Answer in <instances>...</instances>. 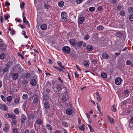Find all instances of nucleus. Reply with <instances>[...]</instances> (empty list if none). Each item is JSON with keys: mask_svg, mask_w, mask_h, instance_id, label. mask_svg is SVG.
Returning <instances> with one entry per match:
<instances>
[{"mask_svg": "<svg viewBox=\"0 0 133 133\" xmlns=\"http://www.w3.org/2000/svg\"><path fill=\"white\" fill-rule=\"evenodd\" d=\"M67 14L65 12H63L61 14V17L62 19L64 20L65 21H67L69 19L67 18Z\"/></svg>", "mask_w": 133, "mask_h": 133, "instance_id": "f257e3e1", "label": "nucleus"}, {"mask_svg": "<svg viewBox=\"0 0 133 133\" xmlns=\"http://www.w3.org/2000/svg\"><path fill=\"white\" fill-rule=\"evenodd\" d=\"M62 50L64 53L68 54L70 52V49L69 46H65L63 48Z\"/></svg>", "mask_w": 133, "mask_h": 133, "instance_id": "f03ea898", "label": "nucleus"}, {"mask_svg": "<svg viewBox=\"0 0 133 133\" xmlns=\"http://www.w3.org/2000/svg\"><path fill=\"white\" fill-rule=\"evenodd\" d=\"M7 48L6 44L3 42L0 43V50L3 51H5Z\"/></svg>", "mask_w": 133, "mask_h": 133, "instance_id": "7ed1b4c3", "label": "nucleus"}, {"mask_svg": "<svg viewBox=\"0 0 133 133\" xmlns=\"http://www.w3.org/2000/svg\"><path fill=\"white\" fill-rule=\"evenodd\" d=\"M12 79L14 80H16L18 78V74L17 73L12 72L11 74Z\"/></svg>", "mask_w": 133, "mask_h": 133, "instance_id": "20e7f679", "label": "nucleus"}, {"mask_svg": "<svg viewBox=\"0 0 133 133\" xmlns=\"http://www.w3.org/2000/svg\"><path fill=\"white\" fill-rule=\"evenodd\" d=\"M85 18L82 16H80L78 17V22L79 24H82L84 21Z\"/></svg>", "mask_w": 133, "mask_h": 133, "instance_id": "39448f33", "label": "nucleus"}, {"mask_svg": "<svg viewBox=\"0 0 133 133\" xmlns=\"http://www.w3.org/2000/svg\"><path fill=\"white\" fill-rule=\"evenodd\" d=\"M122 79L120 77H118L116 78L115 79V83L117 85H120Z\"/></svg>", "mask_w": 133, "mask_h": 133, "instance_id": "423d86ee", "label": "nucleus"}, {"mask_svg": "<svg viewBox=\"0 0 133 133\" xmlns=\"http://www.w3.org/2000/svg\"><path fill=\"white\" fill-rule=\"evenodd\" d=\"M0 108L3 110L5 111L7 110L8 107L5 104H0Z\"/></svg>", "mask_w": 133, "mask_h": 133, "instance_id": "0eeeda50", "label": "nucleus"}, {"mask_svg": "<svg viewBox=\"0 0 133 133\" xmlns=\"http://www.w3.org/2000/svg\"><path fill=\"white\" fill-rule=\"evenodd\" d=\"M69 42L70 44L73 46H75L77 43V42L73 39H70Z\"/></svg>", "mask_w": 133, "mask_h": 133, "instance_id": "6e6552de", "label": "nucleus"}, {"mask_svg": "<svg viewBox=\"0 0 133 133\" xmlns=\"http://www.w3.org/2000/svg\"><path fill=\"white\" fill-rule=\"evenodd\" d=\"M10 127L9 124H5V126L3 128V131L5 132H7L9 130Z\"/></svg>", "mask_w": 133, "mask_h": 133, "instance_id": "1a4fd4ad", "label": "nucleus"}, {"mask_svg": "<svg viewBox=\"0 0 133 133\" xmlns=\"http://www.w3.org/2000/svg\"><path fill=\"white\" fill-rule=\"evenodd\" d=\"M102 57L104 59H107L109 57V55L106 52H105L102 54Z\"/></svg>", "mask_w": 133, "mask_h": 133, "instance_id": "9d476101", "label": "nucleus"}, {"mask_svg": "<svg viewBox=\"0 0 133 133\" xmlns=\"http://www.w3.org/2000/svg\"><path fill=\"white\" fill-rule=\"evenodd\" d=\"M63 87V88L64 87H65L64 86V85H63V84L62 85H57V86H56V88H57V90L58 91H61L62 90V87Z\"/></svg>", "mask_w": 133, "mask_h": 133, "instance_id": "9b49d317", "label": "nucleus"}, {"mask_svg": "<svg viewBox=\"0 0 133 133\" xmlns=\"http://www.w3.org/2000/svg\"><path fill=\"white\" fill-rule=\"evenodd\" d=\"M27 117L29 120L34 118L35 117V115L34 114H30L27 115Z\"/></svg>", "mask_w": 133, "mask_h": 133, "instance_id": "f8f14e48", "label": "nucleus"}, {"mask_svg": "<svg viewBox=\"0 0 133 133\" xmlns=\"http://www.w3.org/2000/svg\"><path fill=\"white\" fill-rule=\"evenodd\" d=\"M40 28L42 30H45L47 28V25L45 24H43L41 25Z\"/></svg>", "mask_w": 133, "mask_h": 133, "instance_id": "ddd939ff", "label": "nucleus"}, {"mask_svg": "<svg viewBox=\"0 0 133 133\" xmlns=\"http://www.w3.org/2000/svg\"><path fill=\"white\" fill-rule=\"evenodd\" d=\"M43 102H44V106L45 108L46 109H48L49 108V104L47 102H46L44 100L43 101Z\"/></svg>", "mask_w": 133, "mask_h": 133, "instance_id": "4468645a", "label": "nucleus"}, {"mask_svg": "<svg viewBox=\"0 0 133 133\" xmlns=\"http://www.w3.org/2000/svg\"><path fill=\"white\" fill-rule=\"evenodd\" d=\"M22 118L21 119V122L22 123L24 122L26 120V118L24 115L22 114L21 115Z\"/></svg>", "mask_w": 133, "mask_h": 133, "instance_id": "2eb2a0df", "label": "nucleus"}, {"mask_svg": "<svg viewBox=\"0 0 133 133\" xmlns=\"http://www.w3.org/2000/svg\"><path fill=\"white\" fill-rule=\"evenodd\" d=\"M66 114L68 115H70L72 113V111L70 108L66 110Z\"/></svg>", "mask_w": 133, "mask_h": 133, "instance_id": "dca6fc26", "label": "nucleus"}, {"mask_svg": "<svg viewBox=\"0 0 133 133\" xmlns=\"http://www.w3.org/2000/svg\"><path fill=\"white\" fill-rule=\"evenodd\" d=\"M36 81L34 79H32L30 81V84L32 86H34L36 85Z\"/></svg>", "mask_w": 133, "mask_h": 133, "instance_id": "f3484780", "label": "nucleus"}, {"mask_svg": "<svg viewBox=\"0 0 133 133\" xmlns=\"http://www.w3.org/2000/svg\"><path fill=\"white\" fill-rule=\"evenodd\" d=\"M93 47L92 46L90 45H88L87 47V50L89 51H91L92 50Z\"/></svg>", "mask_w": 133, "mask_h": 133, "instance_id": "a211bd4d", "label": "nucleus"}, {"mask_svg": "<svg viewBox=\"0 0 133 133\" xmlns=\"http://www.w3.org/2000/svg\"><path fill=\"white\" fill-rule=\"evenodd\" d=\"M108 121L109 123H113L114 122V119L112 118L110 116H108Z\"/></svg>", "mask_w": 133, "mask_h": 133, "instance_id": "6ab92c4d", "label": "nucleus"}, {"mask_svg": "<svg viewBox=\"0 0 133 133\" xmlns=\"http://www.w3.org/2000/svg\"><path fill=\"white\" fill-rule=\"evenodd\" d=\"M83 42L81 41H79L76 44L77 46L81 48L82 46Z\"/></svg>", "mask_w": 133, "mask_h": 133, "instance_id": "aec40b11", "label": "nucleus"}, {"mask_svg": "<svg viewBox=\"0 0 133 133\" xmlns=\"http://www.w3.org/2000/svg\"><path fill=\"white\" fill-rule=\"evenodd\" d=\"M36 123L38 125H41L43 122L41 118H39L36 120Z\"/></svg>", "mask_w": 133, "mask_h": 133, "instance_id": "412c9836", "label": "nucleus"}, {"mask_svg": "<svg viewBox=\"0 0 133 133\" xmlns=\"http://www.w3.org/2000/svg\"><path fill=\"white\" fill-rule=\"evenodd\" d=\"M46 127L47 129L49 130H52V126L49 124H47L46 125Z\"/></svg>", "mask_w": 133, "mask_h": 133, "instance_id": "4be33fe9", "label": "nucleus"}, {"mask_svg": "<svg viewBox=\"0 0 133 133\" xmlns=\"http://www.w3.org/2000/svg\"><path fill=\"white\" fill-rule=\"evenodd\" d=\"M83 64L85 66H88L89 65V62L88 61H84L83 62Z\"/></svg>", "mask_w": 133, "mask_h": 133, "instance_id": "5701e85b", "label": "nucleus"}, {"mask_svg": "<svg viewBox=\"0 0 133 133\" xmlns=\"http://www.w3.org/2000/svg\"><path fill=\"white\" fill-rule=\"evenodd\" d=\"M38 102V98L37 97H35L33 101V103L34 104L37 103Z\"/></svg>", "mask_w": 133, "mask_h": 133, "instance_id": "b1692460", "label": "nucleus"}, {"mask_svg": "<svg viewBox=\"0 0 133 133\" xmlns=\"http://www.w3.org/2000/svg\"><path fill=\"white\" fill-rule=\"evenodd\" d=\"M64 2L63 1H60L58 3V6L60 7H62L64 5Z\"/></svg>", "mask_w": 133, "mask_h": 133, "instance_id": "393cba45", "label": "nucleus"}, {"mask_svg": "<svg viewBox=\"0 0 133 133\" xmlns=\"http://www.w3.org/2000/svg\"><path fill=\"white\" fill-rule=\"evenodd\" d=\"M104 29L103 26L101 25H100L97 27V29L99 31H101L103 30Z\"/></svg>", "mask_w": 133, "mask_h": 133, "instance_id": "a878e982", "label": "nucleus"}, {"mask_svg": "<svg viewBox=\"0 0 133 133\" xmlns=\"http://www.w3.org/2000/svg\"><path fill=\"white\" fill-rule=\"evenodd\" d=\"M119 14L122 16H124L125 15V13L124 10H122L120 11Z\"/></svg>", "mask_w": 133, "mask_h": 133, "instance_id": "bb28decb", "label": "nucleus"}, {"mask_svg": "<svg viewBox=\"0 0 133 133\" xmlns=\"http://www.w3.org/2000/svg\"><path fill=\"white\" fill-rule=\"evenodd\" d=\"M5 57V54L4 53H2L0 54V59H4Z\"/></svg>", "mask_w": 133, "mask_h": 133, "instance_id": "cd10ccee", "label": "nucleus"}, {"mask_svg": "<svg viewBox=\"0 0 133 133\" xmlns=\"http://www.w3.org/2000/svg\"><path fill=\"white\" fill-rule=\"evenodd\" d=\"M57 64L58 66L60 67L61 68L65 69V67L64 66H62V63L59 61H58L57 62Z\"/></svg>", "mask_w": 133, "mask_h": 133, "instance_id": "c85d7f7f", "label": "nucleus"}, {"mask_svg": "<svg viewBox=\"0 0 133 133\" xmlns=\"http://www.w3.org/2000/svg\"><path fill=\"white\" fill-rule=\"evenodd\" d=\"M128 11L130 13H133V7H130L128 8Z\"/></svg>", "mask_w": 133, "mask_h": 133, "instance_id": "c756f323", "label": "nucleus"}, {"mask_svg": "<svg viewBox=\"0 0 133 133\" xmlns=\"http://www.w3.org/2000/svg\"><path fill=\"white\" fill-rule=\"evenodd\" d=\"M95 8L94 7H91L89 8V10L91 12L94 11L95 10Z\"/></svg>", "mask_w": 133, "mask_h": 133, "instance_id": "7c9ffc66", "label": "nucleus"}, {"mask_svg": "<svg viewBox=\"0 0 133 133\" xmlns=\"http://www.w3.org/2000/svg\"><path fill=\"white\" fill-rule=\"evenodd\" d=\"M129 91L128 90H125L124 92V94H125V95L127 96H129Z\"/></svg>", "mask_w": 133, "mask_h": 133, "instance_id": "2f4dec72", "label": "nucleus"}, {"mask_svg": "<svg viewBox=\"0 0 133 133\" xmlns=\"http://www.w3.org/2000/svg\"><path fill=\"white\" fill-rule=\"evenodd\" d=\"M19 99L18 98H16L14 100L15 103L16 104H18L19 102Z\"/></svg>", "mask_w": 133, "mask_h": 133, "instance_id": "473e14b6", "label": "nucleus"}, {"mask_svg": "<svg viewBox=\"0 0 133 133\" xmlns=\"http://www.w3.org/2000/svg\"><path fill=\"white\" fill-rule=\"evenodd\" d=\"M84 126V125L83 124H82V125H81L80 126H78L79 129L81 130L84 131V128L83 127Z\"/></svg>", "mask_w": 133, "mask_h": 133, "instance_id": "72a5a7b5", "label": "nucleus"}, {"mask_svg": "<svg viewBox=\"0 0 133 133\" xmlns=\"http://www.w3.org/2000/svg\"><path fill=\"white\" fill-rule=\"evenodd\" d=\"M31 76V75L30 73H27L25 74L24 75L26 79L29 78Z\"/></svg>", "mask_w": 133, "mask_h": 133, "instance_id": "f704fd0d", "label": "nucleus"}, {"mask_svg": "<svg viewBox=\"0 0 133 133\" xmlns=\"http://www.w3.org/2000/svg\"><path fill=\"white\" fill-rule=\"evenodd\" d=\"M101 76L102 77L104 78H106L107 77V75L105 73H102L101 74Z\"/></svg>", "mask_w": 133, "mask_h": 133, "instance_id": "c9c22d12", "label": "nucleus"}, {"mask_svg": "<svg viewBox=\"0 0 133 133\" xmlns=\"http://www.w3.org/2000/svg\"><path fill=\"white\" fill-rule=\"evenodd\" d=\"M12 97L11 96L8 97L6 98V100L8 102H10L12 99Z\"/></svg>", "mask_w": 133, "mask_h": 133, "instance_id": "e433bc0d", "label": "nucleus"}, {"mask_svg": "<svg viewBox=\"0 0 133 133\" xmlns=\"http://www.w3.org/2000/svg\"><path fill=\"white\" fill-rule=\"evenodd\" d=\"M9 117L11 118H13L15 119L17 117L14 115H11L10 114L9 115Z\"/></svg>", "mask_w": 133, "mask_h": 133, "instance_id": "4c0bfd02", "label": "nucleus"}, {"mask_svg": "<svg viewBox=\"0 0 133 133\" xmlns=\"http://www.w3.org/2000/svg\"><path fill=\"white\" fill-rule=\"evenodd\" d=\"M28 96L26 94H24L22 96V98L23 99H25L28 98Z\"/></svg>", "mask_w": 133, "mask_h": 133, "instance_id": "58836bf2", "label": "nucleus"}, {"mask_svg": "<svg viewBox=\"0 0 133 133\" xmlns=\"http://www.w3.org/2000/svg\"><path fill=\"white\" fill-rule=\"evenodd\" d=\"M19 110L18 109L16 108L14 110V112L17 115L19 113Z\"/></svg>", "mask_w": 133, "mask_h": 133, "instance_id": "ea45409f", "label": "nucleus"}, {"mask_svg": "<svg viewBox=\"0 0 133 133\" xmlns=\"http://www.w3.org/2000/svg\"><path fill=\"white\" fill-rule=\"evenodd\" d=\"M8 30L9 31H11L10 33H15V30L13 29H11L9 27Z\"/></svg>", "mask_w": 133, "mask_h": 133, "instance_id": "a19ab883", "label": "nucleus"}, {"mask_svg": "<svg viewBox=\"0 0 133 133\" xmlns=\"http://www.w3.org/2000/svg\"><path fill=\"white\" fill-rule=\"evenodd\" d=\"M44 7L45 9H48L50 8L49 5L46 4H44Z\"/></svg>", "mask_w": 133, "mask_h": 133, "instance_id": "79ce46f5", "label": "nucleus"}, {"mask_svg": "<svg viewBox=\"0 0 133 133\" xmlns=\"http://www.w3.org/2000/svg\"><path fill=\"white\" fill-rule=\"evenodd\" d=\"M116 107L115 106L114 104L112 106V110L113 111L116 112Z\"/></svg>", "mask_w": 133, "mask_h": 133, "instance_id": "37998d69", "label": "nucleus"}, {"mask_svg": "<svg viewBox=\"0 0 133 133\" xmlns=\"http://www.w3.org/2000/svg\"><path fill=\"white\" fill-rule=\"evenodd\" d=\"M42 129L41 132H39L38 131L37 133H46V129L44 128H42Z\"/></svg>", "mask_w": 133, "mask_h": 133, "instance_id": "c03bdc74", "label": "nucleus"}, {"mask_svg": "<svg viewBox=\"0 0 133 133\" xmlns=\"http://www.w3.org/2000/svg\"><path fill=\"white\" fill-rule=\"evenodd\" d=\"M8 67H6L4 68L3 69V73L5 72L8 71Z\"/></svg>", "mask_w": 133, "mask_h": 133, "instance_id": "a18cd8bd", "label": "nucleus"}, {"mask_svg": "<svg viewBox=\"0 0 133 133\" xmlns=\"http://www.w3.org/2000/svg\"><path fill=\"white\" fill-rule=\"evenodd\" d=\"M62 124L65 127H67L68 125L67 122L65 121L62 122Z\"/></svg>", "mask_w": 133, "mask_h": 133, "instance_id": "49530a36", "label": "nucleus"}, {"mask_svg": "<svg viewBox=\"0 0 133 133\" xmlns=\"http://www.w3.org/2000/svg\"><path fill=\"white\" fill-rule=\"evenodd\" d=\"M129 19L131 21H133V14H131L129 15Z\"/></svg>", "mask_w": 133, "mask_h": 133, "instance_id": "de8ad7c7", "label": "nucleus"}, {"mask_svg": "<svg viewBox=\"0 0 133 133\" xmlns=\"http://www.w3.org/2000/svg\"><path fill=\"white\" fill-rule=\"evenodd\" d=\"M1 97L2 99L4 102L6 101V99L4 96L3 95H1Z\"/></svg>", "mask_w": 133, "mask_h": 133, "instance_id": "09e8293b", "label": "nucleus"}, {"mask_svg": "<svg viewBox=\"0 0 133 133\" xmlns=\"http://www.w3.org/2000/svg\"><path fill=\"white\" fill-rule=\"evenodd\" d=\"M103 9V7L102 6H98L97 8V10L98 11H100L102 10Z\"/></svg>", "mask_w": 133, "mask_h": 133, "instance_id": "8fccbe9b", "label": "nucleus"}, {"mask_svg": "<svg viewBox=\"0 0 133 133\" xmlns=\"http://www.w3.org/2000/svg\"><path fill=\"white\" fill-rule=\"evenodd\" d=\"M72 57L73 59H75L77 57V54H72Z\"/></svg>", "mask_w": 133, "mask_h": 133, "instance_id": "3c124183", "label": "nucleus"}, {"mask_svg": "<svg viewBox=\"0 0 133 133\" xmlns=\"http://www.w3.org/2000/svg\"><path fill=\"white\" fill-rule=\"evenodd\" d=\"M126 64L127 65H130L132 63V62L129 60H128L126 62Z\"/></svg>", "mask_w": 133, "mask_h": 133, "instance_id": "603ef678", "label": "nucleus"}, {"mask_svg": "<svg viewBox=\"0 0 133 133\" xmlns=\"http://www.w3.org/2000/svg\"><path fill=\"white\" fill-rule=\"evenodd\" d=\"M89 35H86L84 37V39L87 40L89 39Z\"/></svg>", "mask_w": 133, "mask_h": 133, "instance_id": "864d4df0", "label": "nucleus"}, {"mask_svg": "<svg viewBox=\"0 0 133 133\" xmlns=\"http://www.w3.org/2000/svg\"><path fill=\"white\" fill-rule=\"evenodd\" d=\"M83 0H76V2L77 4L81 3L82 2Z\"/></svg>", "mask_w": 133, "mask_h": 133, "instance_id": "5fc2aeb1", "label": "nucleus"}, {"mask_svg": "<svg viewBox=\"0 0 133 133\" xmlns=\"http://www.w3.org/2000/svg\"><path fill=\"white\" fill-rule=\"evenodd\" d=\"M62 99L63 102H64L66 100V98L65 96H63L62 98Z\"/></svg>", "mask_w": 133, "mask_h": 133, "instance_id": "6e6d98bb", "label": "nucleus"}, {"mask_svg": "<svg viewBox=\"0 0 133 133\" xmlns=\"http://www.w3.org/2000/svg\"><path fill=\"white\" fill-rule=\"evenodd\" d=\"M24 23H25L26 24L28 27H30V24L28 21H25V22H24Z\"/></svg>", "mask_w": 133, "mask_h": 133, "instance_id": "4d7b16f0", "label": "nucleus"}, {"mask_svg": "<svg viewBox=\"0 0 133 133\" xmlns=\"http://www.w3.org/2000/svg\"><path fill=\"white\" fill-rule=\"evenodd\" d=\"M88 125L89 128L90 129V131L92 132L93 131H94L93 129L92 128V127H91L90 125L89 124H88Z\"/></svg>", "mask_w": 133, "mask_h": 133, "instance_id": "13d9d810", "label": "nucleus"}, {"mask_svg": "<svg viewBox=\"0 0 133 133\" xmlns=\"http://www.w3.org/2000/svg\"><path fill=\"white\" fill-rule=\"evenodd\" d=\"M17 123V122L16 120H12V125H15Z\"/></svg>", "mask_w": 133, "mask_h": 133, "instance_id": "bf43d9fd", "label": "nucleus"}, {"mask_svg": "<svg viewBox=\"0 0 133 133\" xmlns=\"http://www.w3.org/2000/svg\"><path fill=\"white\" fill-rule=\"evenodd\" d=\"M13 133H17V129L16 128H14L13 129Z\"/></svg>", "mask_w": 133, "mask_h": 133, "instance_id": "052dcab7", "label": "nucleus"}, {"mask_svg": "<svg viewBox=\"0 0 133 133\" xmlns=\"http://www.w3.org/2000/svg\"><path fill=\"white\" fill-rule=\"evenodd\" d=\"M24 2H22V4H20V7L21 9H22L24 7Z\"/></svg>", "mask_w": 133, "mask_h": 133, "instance_id": "680f3d73", "label": "nucleus"}, {"mask_svg": "<svg viewBox=\"0 0 133 133\" xmlns=\"http://www.w3.org/2000/svg\"><path fill=\"white\" fill-rule=\"evenodd\" d=\"M4 19L5 20H7L8 19L9 17L8 15H5L4 16Z\"/></svg>", "mask_w": 133, "mask_h": 133, "instance_id": "e2e57ef3", "label": "nucleus"}, {"mask_svg": "<svg viewBox=\"0 0 133 133\" xmlns=\"http://www.w3.org/2000/svg\"><path fill=\"white\" fill-rule=\"evenodd\" d=\"M91 62H92V63L95 64L96 63V60L94 59H92V60L91 61Z\"/></svg>", "mask_w": 133, "mask_h": 133, "instance_id": "0e129e2a", "label": "nucleus"}, {"mask_svg": "<svg viewBox=\"0 0 133 133\" xmlns=\"http://www.w3.org/2000/svg\"><path fill=\"white\" fill-rule=\"evenodd\" d=\"M10 114H6L5 115V118H9V115H10Z\"/></svg>", "mask_w": 133, "mask_h": 133, "instance_id": "69168bd1", "label": "nucleus"}, {"mask_svg": "<svg viewBox=\"0 0 133 133\" xmlns=\"http://www.w3.org/2000/svg\"><path fill=\"white\" fill-rule=\"evenodd\" d=\"M75 76L77 78H78L79 77V75L78 74L77 72H75Z\"/></svg>", "mask_w": 133, "mask_h": 133, "instance_id": "338daca9", "label": "nucleus"}, {"mask_svg": "<svg viewBox=\"0 0 133 133\" xmlns=\"http://www.w3.org/2000/svg\"><path fill=\"white\" fill-rule=\"evenodd\" d=\"M102 99V98L100 96H99L97 97V99L98 101H100Z\"/></svg>", "mask_w": 133, "mask_h": 133, "instance_id": "774afa93", "label": "nucleus"}]
</instances>
